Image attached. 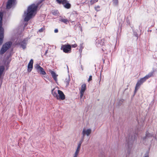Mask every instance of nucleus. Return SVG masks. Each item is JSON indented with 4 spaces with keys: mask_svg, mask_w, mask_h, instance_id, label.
<instances>
[{
    "mask_svg": "<svg viewBox=\"0 0 157 157\" xmlns=\"http://www.w3.org/2000/svg\"><path fill=\"white\" fill-rule=\"evenodd\" d=\"M38 6V4L36 5L34 4H32L28 7L26 15L24 19L25 21H28L30 20L34 13L36 11Z\"/></svg>",
    "mask_w": 157,
    "mask_h": 157,
    "instance_id": "f257e3e1",
    "label": "nucleus"
},
{
    "mask_svg": "<svg viewBox=\"0 0 157 157\" xmlns=\"http://www.w3.org/2000/svg\"><path fill=\"white\" fill-rule=\"evenodd\" d=\"M3 17V13L0 12V45L2 44L4 38V29L2 27Z\"/></svg>",
    "mask_w": 157,
    "mask_h": 157,
    "instance_id": "f03ea898",
    "label": "nucleus"
},
{
    "mask_svg": "<svg viewBox=\"0 0 157 157\" xmlns=\"http://www.w3.org/2000/svg\"><path fill=\"white\" fill-rule=\"evenodd\" d=\"M12 43L10 41L6 43L3 46L0 51V54H4L11 46Z\"/></svg>",
    "mask_w": 157,
    "mask_h": 157,
    "instance_id": "7ed1b4c3",
    "label": "nucleus"
},
{
    "mask_svg": "<svg viewBox=\"0 0 157 157\" xmlns=\"http://www.w3.org/2000/svg\"><path fill=\"white\" fill-rule=\"evenodd\" d=\"M61 49L65 53H70L71 52V46L69 44H64L62 46Z\"/></svg>",
    "mask_w": 157,
    "mask_h": 157,
    "instance_id": "20e7f679",
    "label": "nucleus"
},
{
    "mask_svg": "<svg viewBox=\"0 0 157 157\" xmlns=\"http://www.w3.org/2000/svg\"><path fill=\"white\" fill-rule=\"evenodd\" d=\"M56 1L59 4H62L66 8L69 9L71 7V4L68 2L67 0H56Z\"/></svg>",
    "mask_w": 157,
    "mask_h": 157,
    "instance_id": "39448f33",
    "label": "nucleus"
},
{
    "mask_svg": "<svg viewBox=\"0 0 157 157\" xmlns=\"http://www.w3.org/2000/svg\"><path fill=\"white\" fill-rule=\"evenodd\" d=\"M35 68L37 71L40 74L45 75L46 74V72L44 71V69L41 67L39 64H37L34 66Z\"/></svg>",
    "mask_w": 157,
    "mask_h": 157,
    "instance_id": "423d86ee",
    "label": "nucleus"
},
{
    "mask_svg": "<svg viewBox=\"0 0 157 157\" xmlns=\"http://www.w3.org/2000/svg\"><path fill=\"white\" fill-rule=\"evenodd\" d=\"M58 94L59 95H58L57 99L59 100H63L65 99V95L63 92L60 90H57Z\"/></svg>",
    "mask_w": 157,
    "mask_h": 157,
    "instance_id": "0eeeda50",
    "label": "nucleus"
},
{
    "mask_svg": "<svg viewBox=\"0 0 157 157\" xmlns=\"http://www.w3.org/2000/svg\"><path fill=\"white\" fill-rule=\"evenodd\" d=\"M16 0H8L6 5V8L10 9L12 7L13 5Z\"/></svg>",
    "mask_w": 157,
    "mask_h": 157,
    "instance_id": "6e6552de",
    "label": "nucleus"
},
{
    "mask_svg": "<svg viewBox=\"0 0 157 157\" xmlns=\"http://www.w3.org/2000/svg\"><path fill=\"white\" fill-rule=\"evenodd\" d=\"M33 60L31 59L28 63L27 67V71L28 72H30L33 68Z\"/></svg>",
    "mask_w": 157,
    "mask_h": 157,
    "instance_id": "1a4fd4ad",
    "label": "nucleus"
},
{
    "mask_svg": "<svg viewBox=\"0 0 157 157\" xmlns=\"http://www.w3.org/2000/svg\"><path fill=\"white\" fill-rule=\"evenodd\" d=\"M91 130L90 129H88L86 130H85V129H83L82 131L83 138L85 135H86V136H89L91 133Z\"/></svg>",
    "mask_w": 157,
    "mask_h": 157,
    "instance_id": "9d476101",
    "label": "nucleus"
},
{
    "mask_svg": "<svg viewBox=\"0 0 157 157\" xmlns=\"http://www.w3.org/2000/svg\"><path fill=\"white\" fill-rule=\"evenodd\" d=\"M86 89V85L85 84H83L81 87V89L80 91V97L82 98L83 96L84 92Z\"/></svg>",
    "mask_w": 157,
    "mask_h": 157,
    "instance_id": "9b49d317",
    "label": "nucleus"
},
{
    "mask_svg": "<svg viewBox=\"0 0 157 157\" xmlns=\"http://www.w3.org/2000/svg\"><path fill=\"white\" fill-rule=\"evenodd\" d=\"M152 136V135L149 133L148 131H147L146 132V136L143 137V139L144 140H145L147 139L150 138Z\"/></svg>",
    "mask_w": 157,
    "mask_h": 157,
    "instance_id": "f8f14e48",
    "label": "nucleus"
},
{
    "mask_svg": "<svg viewBox=\"0 0 157 157\" xmlns=\"http://www.w3.org/2000/svg\"><path fill=\"white\" fill-rule=\"evenodd\" d=\"M58 92L57 90H55L54 88L53 89L52 91V94L54 97H55L57 98V97L58 95V94H57Z\"/></svg>",
    "mask_w": 157,
    "mask_h": 157,
    "instance_id": "ddd939ff",
    "label": "nucleus"
},
{
    "mask_svg": "<svg viewBox=\"0 0 157 157\" xmlns=\"http://www.w3.org/2000/svg\"><path fill=\"white\" fill-rule=\"evenodd\" d=\"M51 73L52 75V76L54 80L56 82L57 81V75H56L55 73L52 71H51Z\"/></svg>",
    "mask_w": 157,
    "mask_h": 157,
    "instance_id": "4468645a",
    "label": "nucleus"
},
{
    "mask_svg": "<svg viewBox=\"0 0 157 157\" xmlns=\"http://www.w3.org/2000/svg\"><path fill=\"white\" fill-rule=\"evenodd\" d=\"M5 70V67L3 66H0V79L1 78Z\"/></svg>",
    "mask_w": 157,
    "mask_h": 157,
    "instance_id": "2eb2a0df",
    "label": "nucleus"
},
{
    "mask_svg": "<svg viewBox=\"0 0 157 157\" xmlns=\"http://www.w3.org/2000/svg\"><path fill=\"white\" fill-rule=\"evenodd\" d=\"M26 43L25 40H23L21 42V47L24 49L26 48Z\"/></svg>",
    "mask_w": 157,
    "mask_h": 157,
    "instance_id": "dca6fc26",
    "label": "nucleus"
},
{
    "mask_svg": "<svg viewBox=\"0 0 157 157\" xmlns=\"http://www.w3.org/2000/svg\"><path fill=\"white\" fill-rule=\"evenodd\" d=\"M146 80L144 77L140 79V80L138 81V87L139 86L142 84Z\"/></svg>",
    "mask_w": 157,
    "mask_h": 157,
    "instance_id": "f3484780",
    "label": "nucleus"
},
{
    "mask_svg": "<svg viewBox=\"0 0 157 157\" xmlns=\"http://www.w3.org/2000/svg\"><path fill=\"white\" fill-rule=\"evenodd\" d=\"M153 72H150L148 75H147L146 76H145L144 78L146 80V79H148L149 78L152 76L153 75Z\"/></svg>",
    "mask_w": 157,
    "mask_h": 157,
    "instance_id": "a211bd4d",
    "label": "nucleus"
},
{
    "mask_svg": "<svg viewBox=\"0 0 157 157\" xmlns=\"http://www.w3.org/2000/svg\"><path fill=\"white\" fill-rule=\"evenodd\" d=\"M59 21L66 24H67L69 22L68 21L67 19H64L61 18L59 19Z\"/></svg>",
    "mask_w": 157,
    "mask_h": 157,
    "instance_id": "6ab92c4d",
    "label": "nucleus"
},
{
    "mask_svg": "<svg viewBox=\"0 0 157 157\" xmlns=\"http://www.w3.org/2000/svg\"><path fill=\"white\" fill-rule=\"evenodd\" d=\"M113 4L115 6H117L118 4V0H113Z\"/></svg>",
    "mask_w": 157,
    "mask_h": 157,
    "instance_id": "aec40b11",
    "label": "nucleus"
},
{
    "mask_svg": "<svg viewBox=\"0 0 157 157\" xmlns=\"http://www.w3.org/2000/svg\"><path fill=\"white\" fill-rule=\"evenodd\" d=\"M65 82L66 83V86H67L68 85L69 83V78H68L67 79H66Z\"/></svg>",
    "mask_w": 157,
    "mask_h": 157,
    "instance_id": "412c9836",
    "label": "nucleus"
},
{
    "mask_svg": "<svg viewBox=\"0 0 157 157\" xmlns=\"http://www.w3.org/2000/svg\"><path fill=\"white\" fill-rule=\"evenodd\" d=\"M44 29L45 28L44 27L41 28L40 29H39L38 31V32H39V33L42 32L44 30Z\"/></svg>",
    "mask_w": 157,
    "mask_h": 157,
    "instance_id": "4be33fe9",
    "label": "nucleus"
},
{
    "mask_svg": "<svg viewBox=\"0 0 157 157\" xmlns=\"http://www.w3.org/2000/svg\"><path fill=\"white\" fill-rule=\"evenodd\" d=\"M137 88V83L136 84V87H135V90H134V95L135 94L136 92Z\"/></svg>",
    "mask_w": 157,
    "mask_h": 157,
    "instance_id": "5701e85b",
    "label": "nucleus"
},
{
    "mask_svg": "<svg viewBox=\"0 0 157 157\" xmlns=\"http://www.w3.org/2000/svg\"><path fill=\"white\" fill-rule=\"evenodd\" d=\"M83 141V139L81 141H80L78 144V146L81 147V144Z\"/></svg>",
    "mask_w": 157,
    "mask_h": 157,
    "instance_id": "b1692460",
    "label": "nucleus"
},
{
    "mask_svg": "<svg viewBox=\"0 0 157 157\" xmlns=\"http://www.w3.org/2000/svg\"><path fill=\"white\" fill-rule=\"evenodd\" d=\"M100 7L99 6H97L95 7V9L96 10L98 11L99 10Z\"/></svg>",
    "mask_w": 157,
    "mask_h": 157,
    "instance_id": "393cba45",
    "label": "nucleus"
},
{
    "mask_svg": "<svg viewBox=\"0 0 157 157\" xmlns=\"http://www.w3.org/2000/svg\"><path fill=\"white\" fill-rule=\"evenodd\" d=\"M92 79V76L91 75L89 77V78H88V82H90L91 80Z\"/></svg>",
    "mask_w": 157,
    "mask_h": 157,
    "instance_id": "a878e982",
    "label": "nucleus"
},
{
    "mask_svg": "<svg viewBox=\"0 0 157 157\" xmlns=\"http://www.w3.org/2000/svg\"><path fill=\"white\" fill-rule=\"evenodd\" d=\"M81 147L78 146L76 151H79Z\"/></svg>",
    "mask_w": 157,
    "mask_h": 157,
    "instance_id": "bb28decb",
    "label": "nucleus"
},
{
    "mask_svg": "<svg viewBox=\"0 0 157 157\" xmlns=\"http://www.w3.org/2000/svg\"><path fill=\"white\" fill-rule=\"evenodd\" d=\"M71 47H73V48H75L77 47V45L76 44H72L71 45Z\"/></svg>",
    "mask_w": 157,
    "mask_h": 157,
    "instance_id": "cd10ccee",
    "label": "nucleus"
},
{
    "mask_svg": "<svg viewBox=\"0 0 157 157\" xmlns=\"http://www.w3.org/2000/svg\"><path fill=\"white\" fill-rule=\"evenodd\" d=\"M58 32V30L57 29H55L54 30V32L55 33H57Z\"/></svg>",
    "mask_w": 157,
    "mask_h": 157,
    "instance_id": "c85d7f7f",
    "label": "nucleus"
},
{
    "mask_svg": "<svg viewBox=\"0 0 157 157\" xmlns=\"http://www.w3.org/2000/svg\"><path fill=\"white\" fill-rule=\"evenodd\" d=\"M79 151H76L75 154H77V155H78L79 153Z\"/></svg>",
    "mask_w": 157,
    "mask_h": 157,
    "instance_id": "c756f323",
    "label": "nucleus"
},
{
    "mask_svg": "<svg viewBox=\"0 0 157 157\" xmlns=\"http://www.w3.org/2000/svg\"><path fill=\"white\" fill-rule=\"evenodd\" d=\"M78 155L75 154L73 157H77Z\"/></svg>",
    "mask_w": 157,
    "mask_h": 157,
    "instance_id": "7c9ffc66",
    "label": "nucleus"
},
{
    "mask_svg": "<svg viewBox=\"0 0 157 157\" xmlns=\"http://www.w3.org/2000/svg\"><path fill=\"white\" fill-rule=\"evenodd\" d=\"M48 50H47L46 51V52H45V54H44V55H46L47 54V53H48Z\"/></svg>",
    "mask_w": 157,
    "mask_h": 157,
    "instance_id": "2f4dec72",
    "label": "nucleus"
},
{
    "mask_svg": "<svg viewBox=\"0 0 157 157\" xmlns=\"http://www.w3.org/2000/svg\"><path fill=\"white\" fill-rule=\"evenodd\" d=\"M144 157H148V154H146V155Z\"/></svg>",
    "mask_w": 157,
    "mask_h": 157,
    "instance_id": "473e14b6",
    "label": "nucleus"
},
{
    "mask_svg": "<svg viewBox=\"0 0 157 157\" xmlns=\"http://www.w3.org/2000/svg\"><path fill=\"white\" fill-rule=\"evenodd\" d=\"M127 145H128V148H129V147H131V146H130L129 145V144L128 143H127Z\"/></svg>",
    "mask_w": 157,
    "mask_h": 157,
    "instance_id": "72a5a7b5",
    "label": "nucleus"
},
{
    "mask_svg": "<svg viewBox=\"0 0 157 157\" xmlns=\"http://www.w3.org/2000/svg\"><path fill=\"white\" fill-rule=\"evenodd\" d=\"M95 0V1L94 2V3L96 2H97V1H96V0ZM93 3H94V2H92V4H93Z\"/></svg>",
    "mask_w": 157,
    "mask_h": 157,
    "instance_id": "f704fd0d",
    "label": "nucleus"
},
{
    "mask_svg": "<svg viewBox=\"0 0 157 157\" xmlns=\"http://www.w3.org/2000/svg\"><path fill=\"white\" fill-rule=\"evenodd\" d=\"M80 46L81 48H83V47L82 46V44H81Z\"/></svg>",
    "mask_w": 157,
    "mask_h": 157,
    "instance_id": "c9c22d12",
    "label": "nucleus"
},
{
    "mask_svg": "<svg viewBox=\"0 0 157 157\" xmlns=\"http://www.w3.org/2000/svg\"><path fill=\"white\" fill-rule=\"evenodd\" d=\"M135 35L136 36H137V34H136V35Z\"/></svg>",
    "mask_w": 157,
    "mask_h": 157,
    "instance_id": "e433bc0d",
    "label": "nucleus"
},
{
    "mask_svg": "<svg viewBox=\"0 0 157 157\" xmlns=\"http://www.w3.org/2000/svg\"><path fill=\"white\" fill-rule=\"evenodd\" d=\"M155 139H156L157 140V138H156V137H155Z\"/></svg>",
    "mask_w": 157,
    "mask_h": 157,
    "instance_id": "4c0bfd02",
    "label": "nucleus"
}]
</instances>
